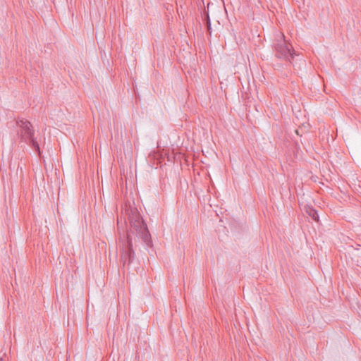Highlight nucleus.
Wrapping results in <instances>:
<instances>
[{"label":"nucleus","mask_w":361,"mask_h":361,"mask_svg":"<svg viewBox=\"0 0 361 361\" xmlns=\"http://www.w3.org/2000/svg\"><path fill=\"white\" fill-rule=\"evenodd\" d=\"M18 126L20 128L21 140L33 147L38 154L40 155V148L38 142L34 137V130L32 124L27 120H19L17 121Z\"/></svg>","instance_id":"obj_2"},{"label":"nucleus","mask_w":361,"mask_h":361,"mask_svg":"<svg viewBox=\"0 0 361 361\" xmlns=\"http://www.w3.org/2000/svg\"><path fill=\"white\" fill-rule=\"evenodd\" d=\"M5 355H6L5 353H4L3 355L0 357V361H4V359L3 357Z\"/></svg>","instance_id":"obj_6"},{"label":"nucleus","mask_w":361,"mask_h":361,"mask_svg":"<svg viewBox=\"0 0 361 361\" xmlns=\"http://www.w3.org/2000/svg\"><path fill=\"white\" fill-rule=\"evenodd\" d=\"M130 228L127 232L126 239L122 240L120 244L121 261L123 266L129 265L135 257L133 250V241L140 238L147 246L151 244L150 233L146 224L142 219L136 208H131L128 214Z\"/></svg>","instance_id":"obj_1"},{"label":"nucleus","mask_w":361,"mask_h":361,"mask_svg":"<svg viewBox=\"0 0 361 361\" xmlns=\"http://www.w3.org/2000/svg\"><path fill=\"white\" fill-rule=\"evenodd\" d=\"M207 27H208V30H209L211 29V23H210V20H209V18L207 20Z\"/></svg>","instance_id":"obj_5"},{"label":"nucleus","mask_w":361,"mask_h":361,"mask_svg":"<svg viewBox=\"0 0 361 361\" xmlns=\"http://www.w3.org/2000/svg\"><path fill=\"white\" fill-rule=\"evenodd\" d=\"M306 212L308 214L312 219L316 221H319V215L317 212L312 207L307 206L306 208Z\"/></svg>","instance_id":"obj_4"},{"label":"nucleus","mask_w":361,"mask_h":361,"mask_svg":"<svg viewBox=\"0 0 361 361\" xmlns=\"http://www.w3.org/2000/svg\"><path fill=\"white\" fill-rule=\"evenodd\" d=\"M276 39L274 47L276 57L291 62L295 54L291 44L286 41L283 33L277 34Z\"/></svg>","instance_id":"obj_3"}]
</instances>
